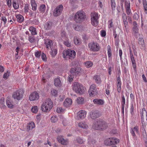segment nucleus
<instances>
[{
	"label": "nucleus",
	"mask_w": 147,
	"mask_h": 147,
	"mask_svg": "<svg viewBox=\"0 0 147 147\" xmlns=\"http://www.w3.org/2000/svg\"><path fill=\"white\" fill-rule=\"evenodd\" d=\"M29 5L28 4H26L24 7V12L25 13H27L28 12L29 10Z\"/></svg>",
	"instance_id": "55"
},
{
	"label": "nucleus",
	"mask_w": 147,
	"mask_h": 147,
	"mask_svg": "<svg viewBox=\"0 0 147 147\" xmlns=\"http://www.w3.org/2000/svg\"><path fill=\"white\" fill-rule=\"evenodd\" d=\"M74 43L76 45H78L80 42V40L76 36H75L74 38Z\"/></svg>",
	"instance_id": "47"
},
{
	"label": "nucleus",
	"mask_w": 147,
	"mask_h": 147,
	"mask_svg": "<svg viewBox=\"0 0 147 147\" xmlns=\"http://www.w3.org/2000/svg\"><path fill=\"white\" fill-rule=\"evenodd\" d=\"M122 112L123 114L124 113V109L125 107V99L123 95L122 96V101L121 102Z\"/></svg>",
	"instance_id": "25"
},
{
	"label": "nucleus",
	"mask_w": 147,
	"mask_h": 147,
	"mask_svg": "<svg viewBox=\"0 0 147 147\" xmlns=\"http://www.w3.org/2000/svg\"><path fill=\"white\" fill-rule=\"evenodd\" d=\"M30 31L31 32V34L33 35L37 34L36 29L33 26H30L29 29Z\"/></svg>",
	"instance_id": "33"
},
{
	"label": "nucleus",
	"mask_w": 147,
	"mask_h": 147,
	"mask_svg": "<svg viewBox=\"0 0 147 147\" xmlns=\"http://www.w3.org/2000/svg\"><path fill=\"white\" fill-rule=\"evenodd\" d=\"M93 79L95 80L97 84L100 83L101 81L100 76L95 75Z\"/></svg>",
	"instance_id": "32"
},
{
	"label": "nucleus",
	"mask_w": 147,
	"mask_h": 147,
	"mask_svg": "<svg viewBox=\"0 0 147 147\" xmlns=\"http://www.w3.org/2000/svg\"><path fill=\"white\" fill-rule=\"evenodd\" d=\"M139 30L137 26H134L133 28V32L135 34H136L138 33Z\"/></svg>",
	"instance_id": "43"
},
{
	"label": "nucleus",
	"mask_w": 147,
	"mask_h": 147,
	"mask_svg": "<svg viewBox=\"0 0 147 147\" xmlns=\"http://www.w3.org/2000/svg\"><path fill=\"white\" fill-rule=\"evenodd\" d=\"M139 127L138 126H136L134 128H131L130 129V133L134 138H136V136L135 132L138 134L139 133Z\"/></svg>",
	"instance_id": "13"
},
{
	"label": "nucleus",
	"mask_w": 147,
	"mask_h": 147,
	"mask_svg": "<svg viewBox=\"0 0 147 147\" xmlns=\"http://www.w3.org/2000/svg\"><path fill=\"white\" fill-rule=\"evenodd\" d=\"M76 55L75 51L74 50H71L69 49L64 51L63 53V57L64 58L68 57L69 59H74L76 57Z\"/></svg>",
	"instance_id": "5"
},
{
	"label": "nucleus",
	"mask_w": 147,
	"mask_h": 147,
	"mask_svg": "<svg viewBox=\"0 0 147 147\" xmlns=\"http://www.w3.org/2000/svg\"><path fill=\"white\" fill-rule=\"evenodd\" d=\"M6 104L8 107L10 108H12L13 107V105L11 103V101L9 100H6Z\"/></svg>",
	"instance_id": "46"
},
{
	"label": "nucleus",
	"mask_w": 147,
	"mask_h": 147,
	"mask_svg": "<svg viewBox=\"0 0 147 147\" xmlns=\"http://www.w3.org/2000/svg\"><path fill=\"white\" fill-rule=\"evenodd\" d=\"M53 27V23L51 22H48L46 23L44 25V28L45 30H50Z\"/></svg>",
	"instance_id": "20"
},
{
	"label": "nucleus",
	"mask_w": 147,
	"mask_h": 147,
	"mask_svg": "<svg viewBox=\"0 0 147 147\" xmlns=\"http://www.w3.org/2000/svg\"><path fill=\"white\" fill-rule=\"evenodd\" d=\"M16 17L17 19V21L21 23L24 20L23 16L20 14L17 15Z\"/></svg>",
	"instance_id": "31"
},
{
	"label": "nucleus",
	"mask_w": 147,
	"mask_h": 147,
	"mask_svg": "<svg viewBox=\"0 0 147 147\" xmlns=\"http://www.w3.org/2000/svg\"><path fill=\"white\" fill-rule=\"evenodd\" d=\"M88 47L90 50L93 51H98L100 49L98 44L94 42H90L89 43Z\"/></svg>",
	"instance_id": "9"
},
{
	"label": "nucleus",
	"mask_w": 147,
	"mask_h": 147,
	"mask_svg": "<svg viewBox=\"0 0 147 147\" xmlns=\"http://www.w3.org/2000/svg\"><path fill=\"white\" fill-rule=\"evenodd\" d=\"M134 106L133 104L132 103H131V105L130 106V112L131 114L132 115H133L134 113Z\"/></svg>",
	"instance_id": "61"
},
{
	"label": "nucleus",
	"mask_w": 147,
	"mask_h": 147,
	"mask_svg": "<svg viewBox=\"0 0 147 147\" xmlns=\"http://www.w3.org/2000/svg\"><path fill=\"white\" fill-rule=\"evenodd\" d=\"M24 91L22 89H20L14 92L13 94L12 97L14 99L20 100L23 96Z\"/></svg>",
	"instance_id": "8"
},
{
	"label": "nucleus",
	"mask_w": 147,
	"mask_h": 147,
	"mask_svg": "<svg viewBox=\"0 0 147 147\" xmlns=\"http://www.w3.org/2000/svg\"><path fill=\"white\" fill-rule=\"evenodd\" d=\"M88 92L90 96L96 94L97 93L96 86L94 84H92L90 87Z\"/></svg>",
	"instance_id": "11"
},
{
	"label": "nucleus",
	"mask_w": 147,
	"mask_h": 147,
	"mask_svg": "<svg viewBox=\"0 0 147 147\" xmlns=\"http://www.w3.org/2000/svg\"><path fill=\"white\" fill-rule=\"evenodd\" d=\"M125 8H130V3L129 1H125Z\"/></svg>",
	"instance_id": "53"
},
{
	"label": "nucleus",
	"mask_w": 147,
	"mask_h": 147,
	"mask_svg": "<svg viewBox=\"0 0 147 147\" xmlns=\"http://www.w3.org/2000/svg\"><path fill=\"white\" fill-rule=\"evenodd\" d=\"M4 103V98H1L0 99V107H3L5 106Z\"/></svg>",
	"instance_id": "52"
},
{
	"label": "nucleus",
	"mask_w": 147,
	"mask_h": 147,
	"mask_svg": "<svg viewBox=\"0 0 147 147\" xmlns=\"http://www.w3.org/2000/svg\"><path fill=\"white\" fill-rule=\"evenodd\" d=\"M28 41L31 43L33 42L35 40V38L33 36L28 35Z\"/></svg>",
	"instance_id": "42"
},
{
	"label": "nucleus",
	"mask_w": 147,
	"mask_h": 147,
	"mask_svg": "<svg viewBox=\"0 0 147 147\" xmlns=\"http://www.w3.org/2000/svg\"><path fill=\"white\" fill-rule=\"evenodd\" d=\"M13 6L15 9H17L19 7V4L17 3L15 0H13L12 2Z\"/></svg>",
	"instance_id": "41"
},
{
	"label": "nucleus",
	"mask_w": 147,
	"mask_h": 147,
	"mask_svg": "<svg viewBox=\"0 0 147 147\" xmlns=\"http://www.w3.org/2000/svg\"><path fill=\"white\" fill-rule=\"evenodd\" d=\"M107 127L106 122L102 119H98L95 121L92 125V128L96 130H104Z\"/></svg>",
	"instance_id": "1"
},
{
	"label": "nucleus",
	"mask_w": 147,
	"mask_h": 147,
	"mask_svg": "<svg viewBox=\"0 0 147 147\" xmlns=\"http://www.w3.org/2000/svg\"><path fill=\"white\" fill-rule=\"evenodd\" d=\"M123 29L124 31L128 33L129 32L128 26V25L124 26L123 28Z\"/></svg>",
	"instance_id": "64"
},
{
	"label": "nucleus",
	"mask_w": 147,
	"mask_h": 147,
	"mask_svg": "<svg viewBox=\"0 0 147 147\" xmlns=\"http://www.w3.org/2000/svg\"><path fill=\"white\" fill-rule=\"evenodd\" d=\"M98 19H91V24L94 26H97L98 23Z\"/></svg>",
	"instance_id": "39"
},
{
	"label": "nucleus",
	"mask_w": 147,
	"mask_h": 147,
	"mask_svg": "<svg viewBox=\"0 0 147 147\" xmlns=\"http://www.w3.org/2000/svg\"><path fill=\"white\" fill-rule=\"evenodd\" d=\"M85 65L86 67L89 68L92 66L93 63L90 61H87L85 63Z\"/></svg>",
	"instance_id": "48"
},
{
	"label": "nucleus",
	"mask_w": 147,
	"mask_h": 147,
	"mask_svg": "<svg viewBox=\"0 0 147 147\" xmlns=\"http://www.w3.org/2000/svg\"><path fill=\"white\" fill-rule=\"evenodd\" d=\"M96 141L94 139H91L90 138H88V145L92 146L96 143Z\"/></svg>",
	"instance_id": "35"
},
{
	"label": "nucleus",
	"mask_w": 147,
	"mask_h": 147,
	"mask_svg": "<svg viewBox=\"0 0 147 147\" xmlns=\"http://www.w3.org/2000/svg\"><path fill=\"white\" fill-rule=\"evenodd\" d=\"M31 111L33 113H36L38 111V107L37 106H34L32 107L31 109Z\"/></svg>",
	"instance_id": "56"
},
{
	"label": "nucleus",
	"mask_w": 147,
	"mask_h": 147,
	"mask_svg": "<svg viewBox=\"0 0 147 147\" xmlns=\"http://www.w3.org/2000/svg\"><path fill=\"white\" fill-rule=\"evenodd\" d=\"M51 122L55 123L58 120L57 117L56 116H53L52 117L51 119Z\"/></svg>",
	"instance_id": "51"
},
{
	"label": "nucleus",
	"mask_w": 147,
	"mask_h": 147,
	"mask_svg": "<svg viewBox=\"0 0 147 147\" xmlns=\"http://www.w3.org/2000/svg\"><path fill=\"white\" fill-rule=\"evenodd\" d=\"M51 94L53 96H56L57 94V91L55 89L51 90Z\"/></svg>",
	"instance_id": "58"
},
{
	"label": "nucleus",
	"mask_w": 147,
	"mask_h": 147,
	"mask_svg": "<svg viewBox=\"0 0 147 147\" xmlns=\"http://www.w3.org/2000/svg\"><path fill=\"white\" fill-rule=\"evenodd\" d=\"M121 83H117V90L118 93H120L121 90Z\"/></svg>",
	"instance_id": "49"
},
{
	"label": "nucleus",
	"mask_w": 147,
	"mask_h": 147,
	"mask_svg": "<svg viewBox=\"0 0 147 147\" xmlns=\"http://www.w3.org/2000/svg\"><path fill=\"white\" fill-rule=\"evenodd\" d=\"M72 100L69 98H67L65 99L63 102V105L64 106L68 107L71 105Z\"/></svg>",
	"instance_id": "22"
},
{
	"label": "nucleus",
	"mask_w": 147,
	"mask_h": 147,
	"mask_svg": "<svg viewBox=\"0 0 147 147\" xmlns=\"http://www.w3.org/2000/svg\"><path fill=\"white\" fill-rule=\"evenodd\" d=\"M58 141L62 144L66 145L67 144V141L65 140L61 136H58L57 138Z\"/></svg>",
	"instance_id": "19"
},
{
	"label": "nucleus",
	"mask_w": 147,
	"mask_h": 147,
	"mask_svg": "<svg viewBox=\"0 0 147 147\" xmlns=\"http://www.w3.org/2000/svg\"><path fill=\"white\" fill-rule=\"evenodd\" d=\"M74 20L77 23H81L84 21L86 18V14L82 10H80L75 14Z\"/></svg>",
	"instance_id": "2"
},
{
	"label": "nucleus",
	"mask_w": 147,
	"mask_h": 147,
	"mask_svg": "<svg viewBox=\"0 0 147 147\" xmlns=\"http://www.w3.org/2000/svg\"><path fill=\"white\" fill-rule=\"evenodd\" d=\"M119 140L115 138H111L107 139L104 141L105 144L107 146L115 145L119 142Z\"/></svg>",
	"instance_id": "6"
},
{
	"label": "nucleus",
	"mask_w": 147,
	"mask_h": 147,
	"mask_svg": "<svg viewBox=\"0 0 147 147\" xmlns=\"http://www.w3.org/2000/svg\"><path fill=\"white\" fill-rule=\"evenodd\" d=\"M138 44L141 48H143L145 47L144 42V39L142 38H139L138 39Z\"/></svg>",
	"instance_id": "26"
},
{
	"label": "nucleus",
	"mask_w": 147,
	"mask_h": 147,
	"mask_svg": "<svg viewBox=\"0 0 147 147\" xmlns=\"http://www.w3.org/2000/svg\"><path fill=\"white\" fill-rule=\"evenodd\" d=\"M35 127V125L34 123L33 122H30L27 125L26 128L27 130L28 131H29L34 128Z\"/></svg>",
	"instance_id": "24"
},
{
	"label": "nucleus",
	"mask_w": 147,
	"mask_h": 147,
	"mask_svg": "<svg viewBox=\"0 0 147 147\" xmlns=\"http://www.w3.org/2000/svg\"><path fill=\"white\" fill-rule=\"evenodd\" d=\"M53 42L52 40L47 39L45 40V44L46 48L49 49V48H51L53 45Z\"/></svg>",
	"instance_id": "17"
},
{
	"label": "nucleus",
	"mask_w": 147,
	"mask_h": 147,
	"mask_svg": "<svg viewBox=\"0 0 147 147\" xmlns=\"http://www.w3.org/2000/svg\"><path fill=\"white\" fill-rule=\"evenodd\" d=\"M99 18L98 14L96 12L91 13V19H98Z\"/></svg>",
	"instance_id": "36"
},
{
	"label": "nucleus",
	"mask_w": 147,
	"mask_h": 147,
	"mask_svg": "<svg viewBox=\"0 0 147 147\" xmlns=\"http://www.w3.org/2000/svg\"><path fill=\"white\" fill-rule=\"evenodd\" d=\"M93 102L94 104H96L98 105H102L104 103L103 100L99 98H96L94 99Z\"/></svg>",
	"instance_id": "21"
},
{
	"label": "nucleus",
	"mask_w": 147,
	"mask_h": 147,
	"mask_svg": "<svg viewBox=\"0 0 147 147\" xmlns=\"http://www.w3.org/2000/svg\"><path fill=\"white\" fill-rule=\"evenodd\" d=\"M107 53L108 57L110 58L112 55V52L111 50V47L109 45L107 46Z\"/></svg>",
	"instance_id": "40"
},
{
	"label": "nucleus",
	"mask_w": 147,
	"mask_h": 147,
	"mask_svg": "<svg viewBox=\"0 0 147 147\" xmlns=\"http://www.w3.org/2000/svg\"><path fill=\"white\" fill-rule=\"evenodd\" d=\"M78 126L83 129H87L88 127L86 123L84 121L80 122L78 124Z\"/></svg>",
	"instance_id": "28"
},
{
	"label": "nucleus",
	"mask_w": 147,
	"mask_h": 147,
	"mask_svg": "<svg viewBox=\"0 0 147 147\" xmlns=\"http://www.w3.org/2000/svg\"><path fill=\"white\" fill-rule=\"evenodd\" d=\"M73 27L75 30L78 31H82L83 28L82 26L79 25H74Z\"/></svg>",
	"instance_id": "29"
},
{
	"label": "nucleus",
	"mask_w": 147,
	"mask_h": 147,
	"mask_svg": "<svg viewBox=\"0 0 147 147\" xmlns=\"http://www.w3.org/2000/svg\"><path fill=\"white\" fill-rule=\"evenodd\" d=\"M142 124V125L140 129V130L143 138H144V139H146V138L147 134L146 131L145 129V128L147 124Z\"/></svg>",
	"instance_id": "18"
},
{
	"label": "nucleus",
	"mask_w": 147,
	"mask_h": 147,
	"mask_svg": "<svg viewBox=\"0 0 147 147\" xmlns=\"http://www.w3.org/2000/svg\"><path fill=\"white\" fill-rule=\"evenodd\" d=\"M46 9V6L44 4L41 5L40 7L39 11L41 12H44Z\"/></svg>",
	"instance_id": "45"
},
{
	"label": "nucleus",
	"mask_w": 147,
	"mask_h": 147,
	"mask_svg": "<svg viewBox=\"0 0 147 147\" xmlns=\"http://www.w3.org/2000/svg\"><path fill=\"white\" fill-rule=\"evenodd\" d=\"M142 3L145 12L147 13V2L146 0H142Z\"/></svg>",
	"instance_id": "38"
},
{
	"label": "nucleus",
	"mask_w": 147,
	"mask_h": 147,
	"mask_svg": "<svg viewBox=\"0 0 147 147\" xmlns=\"http://www.w3.org/2000/svg\"><path fill=\"white\" fill-rule=\"evenodd\" d=\"M122 16L123 21L127 20V18L126 14L125 13H123L122 15Z\"/></svg>",
	"instance_id": "60"
},
{
	"label": "nucleus",
	"mask_w": 147,
	"mask_h": 147,
	"mask_svg": "<svg viewBox=\"0 0 147 147\" xmlns=\"http://www.w3.org/2000/svg\"><path fill=\"white\" fill-rule=\"evenodd\" d=\"M64 45L68 47H71V44L69 42V40L66 39V40L64 42Z\"/></svg>",
	"instance_id": "54"
},
{
	"label": "nucleus",
	"mask_w": 147,
	"mask_h": 147,
	"mask_svg": "<svg viewBox=\"0 0 147 147\" xmlns=\"http://www.w3.org/2000/svg\"><path fill=\"white\" fill-rule=\"evenodd\" d=\"M57 50L55 48H51L50 54L53 57H55L57 54Z\"/></svg>",
	"instance_id": "34"
},
{
	"label": "nucleus",
	"mask_w": 147,
	"mask_h": 147,
	"mask_svg": "<svg viewBox=\"0 0 147 147\" xmlns=\"http://www.w3.org/2000/svg\"><path fill=\"white\" fill-rule=\"evenodd\" d=\"M32 6V9L33 11H36L37 9V5L34 0H31L30 1Z\"/></svg>",
	"instance_id": "27"
},
{
	"label": "nucleus",
	"mask_w": 147,
	"mask_h": 147,
	"mask_svg": "<svg viewBox=\"0 0 147 147\" xmlns=\"http://www.w3.org/2000/svg\"><path fill=\"white\" fill-rule=\"evenodd\" d=\"M63 6L62 5H59L56 7L53 12V15L55 16H59L62 13Z\"/></svg>",
	"instance_id": "10"
},
{
	"label": "nucleus",
	"mask_w": 147,
	"mask_h": 147,
	"mask_svg": "<svg viewBox=\"0 0 147 147\" xmlns=\"http://www.w3.org/2000/svg\"><path fill=\"white\" fill-rule=\"evenodd\" d=\"M111 7L113 10H114L116 7V4L114 0H111Z\"/></svg>",
	"instance_id": "50"
},
{
	"label": "nucleus",
	"mask_w": 147,
	"mask_h": 147,
	"mask_svg": "<svg viewBox=\"0 0 147 147\" xmlns=\"http://www.w3.org/2000/svg\"><path fill=\"white\" fill-rule=\"evenodd\" d=\"M61 37L64 38L66 39L67 38V37L66 35L65 32V31H63L61 34Z\"/></svg>",
	"instance_id": "59"
},
{
	"label": "nucleus",
	"mask_w": 147,
	"mask_h": 147,
	"mask_svg": "<svg viewBox=\"0 0 147 147\" xmlns=\"http://www.w3.org/2000/svg\"><path fill=\"white\" fill-rule=\"evenodd\" d=\"M9 72L8 71H7L6 73L4 74L3 76V78L5 80L7 79L9 76Z\"/></svg>",
	"instance_id": "57"
},
{
	"label": "nucleus",
	"mask_w": 147,
	"mask_h": 147,
	"mask_svg": "<svg viewBox=\"0 0 147 147\" xmlns=\"http://www.w3.org/2000/svg\"><path fill=\"white\" fill-rule=\"evenodd\" d=\"M76 101L78 104H82L84 102V98L81 97H79L77 98Z\"/></svg>",
	"instance_id": "37"
},
{
	"label": "nucleus",
	"mask_w": 147,
	"mask_h": 147,
	"mask_svg": "<svg viewBox=\"0 0 147 147\" xmlns=\"http://www.w3.org/2000/svg\"><path fill=\"white\" fill-rule=\"evenodd\" d=\"M41 58L44 61H46L47 59L46 55L43 53H42Z\"/></svg>",
	"instance_id": "63"
},
{
	"label": "nucleus",
	"mask_w": 147,
	"mask_h": 147,
	"mask_svg": "<svg viewBox=\"0 0 147 147\" xmlns=\"http://www.w3.org/2000/svg\"><path fill=\"white\" fill-rule=\"evenodd\" d=\"M73 90L76 93L82 94L84 91V87L81 84L78 82H75L72 85Z\"/></svg>",
	"instance_id": "4"
},
{
	"label": "nucleus",
	"mask_w": 147,
	"mask_h": 147,
	"mask_svg": "<svg viewBox=\"0 0 147 147\" xmlns=\"http://www.w3.org/2000/svg\"><path fill=\"white\" fill-rule=\"evenodd\" d=\"M131 61L132 64L133 68L134 69L136 68V61L134 59L133 55L130 56Z\"/></svg>",
	"instance_id": "30"
},
{
	"label": "nucleus",
	"mask_w": 147,
	"mask_h": 147,
	"mask_svg": "<svg viewBox=\"0 0 147 147\" xmlns=\"http://www.w3.org/2000/svg\"><path fill=\"white\" fill-rule=\"evenodd\" d=\"M85 140H83V139L79 137L77 138L76 139V141L77 142L80 144L83 143V142H85Z\"/></svg>",
	"instance_id": "44"
},
{
	"label": "nucleus",
	"mask_w": 147,
	"mask_h": 147,
	"mask_svg": "<svg viewBox=\"0 0 147 147\" xmlns=\"http://www.w3.org/2000/svg\"><path fill=\"white\" fill-rule=\"evenodd\" d=\"M90 116L91 119H94L99 117L100 115L98 111H94L90 113Z\"/></svg>",
	"instance_id": "15"
},
{
	"label": "nucleus",
	"mask_w": 147,
	"mask_h": 147,
	"mask_svg": "<svg viewBox=\"0 0 147 147\" xmlns=\"http://www.w3.org/2000/svg\"><path fill=\"white\" fill-rule=\"evenodd\" d=\"M54 85L56 86L60 87L61 85V83L60 79V78L58 77L54 80Z\"/></svg>",
	"instance_id": "23"
},
{
	"label": "nucleus",
	"mask_w": 147,
	"mask_h": 147,
	"mask_svg": "<svg viewBox=\"0 0 147 147\" xmlns=\"http://www.w3.org/2000/svg\"><path fill=\"white\" fill-rule=\"evenodd\" d=\"M41 55V52L37 51L35 53V57L37 58H39L40 57Z\"/></svg>",
	"instance_id": "62"
},
{
	"label": "nucleus",
	"mask_w": 147,
	"mask_h": 147,
	"mask_svg": "<svg viewBox=\"0 0 147 147\" xmlns=\"http://www.w3.org/2000/svg\"><path fill=\"white\" fill-rule=\"evenodd\" d=\"M53 102L51 100L48 98L45 100L41 105L42 110L47 112L51 109L53 107Z\"/></svg>",
	"instance_id": "3"
},
{
	"label": "nucleus",
	"mask_w": 147,
	"mask_h": 147,
	"mask_svg": "<svg viewBox=\"0 0 147 147\" xmlns=\"http://www.w3.org/2000/svg\"><path fill=\"white\" fill-rule=\"evenodd\" d=\"M86 112L85 111L80 110L77 113V117L78 118L83 119L86 117Z\"/></svg>",
	"instance_id": "16"
},
{
	"label": "nucleus",
	"mask_w": 147,
	"mask_h": 147,
	"mask_svg": "<svg viewBox=\"0 0 147 147\" xmlns=\"http://www.w3.org/2000/svg\"><path fill=\"white\" fill-rule=\"evenodd\" d=\"M142 124H147V113L145 108L140 111Z\"/></svg>",
	"instance_id": "7"
},
{
	"label": "nucleus",
	"mask_w": 147,
	"mask_h": 147,
	"mask_svg": "<svg viewBox=\"0 0 147 147\" xmlns=\"http://www.w3.org/2000/svg\"><path fill=\"white\" fill-rule=\"evenodd\" d=\"M83 71V69L81 67H76L75 68H71L70 70V72L71 73H74L76 74H78L81 73Z\"/></svg>",
	"instance_id": "14"
},
{
	"label": "nucleus",
	"mask_w": 147,
	"mask_h": 147,
	"mask_svg": "<svg viewBox=\"0 0 147 147\" xmlns=\"http://www.w3.org/2000/svg\"><path fill=\"white\" fill-rule=\"evenodd\" d=\"M39 98L38 94L36 92L31 93L29 96V99L30 101H34L38 100Z\"/></svg>",
	"instance_id": "12"
}]
</instances>
